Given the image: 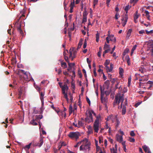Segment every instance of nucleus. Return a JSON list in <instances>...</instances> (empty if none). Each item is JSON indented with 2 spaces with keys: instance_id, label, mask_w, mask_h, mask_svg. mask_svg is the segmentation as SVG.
<instances>
[{
  "instance_id": "nucleus-56",
  "label": "nucleus",
  "mask_w": 153,
  "mask_h": 153,
  "mask_svg": "<svg viewBox=\"0 0 153 153\" xmlns=\"http://www.w3.org/2000/svg\"><path fill=\"white\" fill-rule=\"evenodd\" d=\"M109 80H106L105 82V85H106L108 86L109 85Z\"/></svg>"
},
{
  "instance_id": "nucleus-25",
  "label": "nucleus",
  "mask_w": 153,
  "mask_h": 153,
  "mask_svg": "<svg viewBox=\"0 0 153 153\" xmlns=\"http://www.w3.org/2000/svg\"><path fill=\"white\" fill-rule=\"evenodd\" d=\"M107 100V99L106 98L103 97L101 96V100L102 103H105L106 102Z\"/></svg>"
},
{
  "instance_id": "nucleus-43",
  "label": "nucleus",
  "mask_w": 153,
  "mask_h": 153,
  "mask_svg": "<svg viewBox=\"0 0 153 153\" xmlns=\"http://www.w3.org/2000/svg\"><path fill=\"white\" fill-rule=\"evenodd\" d=\"M110 51H111V49L105 50V51L103 53V56H104V55L105 54L108 52Z\"/></svg>"
},
{
  "instance_id": "nucleus-50",
  "label": "nucleus",
  "mask_w": 153,
  "mask_h": 153,
  "mask_svg": "<svg viewBox=\"0 0 153 153\" xmlns=\"http://www.w3.org/2000/svg\"><path fill=\"white\" fill-rule=\"evenodd\" d=\"M68 53V50H65L63 52V55L64 56H66V55H67Z\"/></svg>"
},
{
  "instance_id": "nucleus-60",
  "label": "nucleus",
  "mask_w": 153,
  "mask_h": 153,
  "mask_svg": "<svg viewBox=\"0 0 153 153\" xmlns=\"http://www.w3.org/2000/svg\"><path fill=\"white\" fill-rule=\"evenodd\" d=\"M64 58H65V60H66V61L68 63L69 62V60H68V57L67 56H64Z\"/></svg>"
},
{
  "instance_id": "nucleus-62",
  "label": "nucleus",
  "mask_w": 153,
  "mask_h": 153,
  "mask_svg": "<svg viewBox=\"0 0 153 153\" xmlns=\"http://www.w3.org/2000/svg\"><path fill=\"white\" fill-rule=\"evenodd\" d=\"M146 14V16H149V11L147 10H145V12H144Z\"/></svg>"
},
{
  "instance_id": "nucleus-47",
  "label": "nucleus",
  "mask_w": 153,
  "mask_h": 153,
  "mask_svg": "<svg viewBox=\"0 0 153 153\" xmlns=\"http://www.w3.org/2000/svg\"><path fill=\"white\" fill-rule=\"evenodd\" d=\"M69 95H70V100H71V102H73V97L72 96V95L70 93L69 94Z\"/></svg>"
},
{
  "instance_id": "nucleus-35",
  "label": "nucleus",
  "mask_w": 153,
  "mask_h": 153,
  "mask_svg": "<svg viewBox=\"0 0 153 153\" xmlns=\"http://www.w3.org/2000/svg\"><path fill=\"white\" fill-rule=\"evenodd\" d=\"M83 125V123L82 122V121H78L77 124L78 127H80L82 126Z\"/></svg>"
},
{
  "instance_id": "nucleus-48",
  "label": "nucleus",
  "mask_w": 153,
  "mask_h": 153,
  "mask_svg": "<svg viewBox=\"0 0 153 153\" xmlns=\"http://www.w3.org/2000/svg\"><path fill=\"white\" fill-rule=\"evenodd\" d=\"M87 21V18L85 16L83 15V17L82 19L83 22H85Z\"/></svg>"
},
{
  "instance_id": "nucleus-34",
  "label": "nucleus",
  "mask_w": 153,
  "mask_h": 153,
  "mask_svg": "<svg viewBox=\"0 0 153 153\" xmlns=\"http://www.w3.org/2000/svg\"><path fill=\"white\" fill-rule=\"evenodd\" d=\"M119 74L122 77L123 75V70L122 68H119Z\"/></svg>"
},
{
  "instance_id": "nucleus-23",
  "label": "nucleus",
  "mask_w": 153,
  "mask_h": 153,
  "mask_svg": "<svg viewBox=\"0 0 153 153\" xmlns=\"http://www.w3.org/2000/svg\"><path fill=\"white\" fill-rule=\"evenodd\" d=\"M131 7L129 5H127L126 6L125 9V10L126 13V14H127L128 10L130 9Z\"/></svg>"
},
{
  "instance_id": "nucleus-29",
  "label": "nucleus",
  "mask_w": 153,
  "mask_h": 153,
  "mask_svg": "<svg viewBox=\"0 0 153 153\" xmlns=\"http://www.w3.org/2000/svg\"><path fill=\"white\" fill-rule=\"evenodd\" d=\"M61 65L62 67H63L64 68H65L67 67L66 63L65 62H61Z\"/></svg>"
},
{
  "instance_id": "nucleus-17",
  "label": "nucleus",
  "mask_w": 153,
  "mask_h": 153,
  "mask_svg": "<svg viewBox=\"0 0 153 153\" xmlns=\"http://www.w3.org/2000/svg\"><path fill=\"white\" fill-rule=\"evenodd\" d=\"M115 118L116 122V126L118 127L120 123V122L119 121L118 118L117 116V115H115L114 118Z\"/></svg>"
},
{
  "instance_id": "nucleus-30",
  "label": "nucleus",
  "mask_w": 153,
  "mask_h": 153,
  "mask_svg": "<svg viewBox=\"0 0 153 153\" xmlns=\"http://www.w3.org/2000/svg\"><path fill=\"white\" fill-rule=\"evenodd\" d=\"M51 107L58 114L59 112V110L58 108L56 109V108L54 106V105L53 104L52 105Z\"/></svg>"
},
{
  "instance_id": "nucleus-21",
  "label": "nucleus",
  "mask_w": 153,
  "mask_h": 153,
  "mask_svg": "<svg viewBox=\"0 0 153 153\" xmlns=\"http://www.w3.org/2000/svg\"><path fill=\"white\" fill-rule=\"evenodd\" d=\"M149 50L151 52V54L153 56V44L150 45L149 47Z\"/></svg>"
},
{
  "instance_id": "nucleus-1",
  "label": "nucleus",
  "mask_w": 153,
  "mask_h": 153,
  "mask_svg": "<svg viewBox=\"0 0 153 153\" xmlns=\"http://www.w3.org/2000/svg\"><path fill=\"white\" fill-rule=\"evenodd\" d=\"M124 94H121L120 93L118 94L115 97V98L114 102V104L118 103L119 104L121 103L120 108L122 109V114H125L126 112V106L127 105V100H126L124 102Z\"/></svg>"
},
{
  "instance_id": "nucleus-54",
  "label": "nucleus",
  "mask_w": 153,
  "mask_h": 153,
  "mask_svg": "<svg viewBox=\"0 0 153 153\" xmlns=\"http://www.w3.org/2000/svg\"><path fill=\"white\" fill-rule=\"evenodd\" d=\"M35 88L37 90V91H39V92L40 91V89L41 88H40L39 87V86H37V85H36V86H35Z\"/></svg>"
},
{
  "instance_id": "nucleus-19",
  "label": "nucleus",
  "mask_w": 153,
  "mask_h": 153,
  "mask_svg": "<svg viewBox=\"0 0 153 153\" xmlns=\"http://www.w3.org/2000/svg\"><path fill=\"white\" fill-rule=\"evenodd\" d=\"M66 145V143L64 142H61L60 143H59V149L60 150V148H61L62 146H65Z\"/></svg>"
},
{
  "instance_id": "nucleus-24",
  "label": "nucleus",
  "mask_w": 153,
  "mask_h": 153,
  "mask_svg": "<svg viewBox=\"0 0 153 153\" xmlns=\"http://www.w3.org/2000/svg\"><path fill=\"white\" fill-rule=\"evenodd\" d=\"M143 148L144 149V150L146 152L148 151L149 150V149L146 145H144L143 146Z\"/></svg>"
},
{
  "instance_id": "nucleus-38",
  "label": "nucleus",
  "mask_w": 153,
  "mask_h": 153,
  "mask_svg": "<svg viewBox=\"0 0 153 153\" xmlns=\"http://www.w3.org/2000/svg\"><path fill=\"white\" fill-rule=\"evenodd\" d=\"M96 147L97 150V151H99L100 150V147L98 146V141H96Z\"/></svg>"
},
{
  "instance_id": "nucleus-20",
  "label": "nucleus",
  "mask_w": 153,
  "mask_h": 153,
  "mask_svg": "<svg viewBox=\"0 0 153 153\" xmlns=\"http://www.w3.org/2000/svg\"><path fill=\"white\" fill-rule=\"evenodd\" d=\"M125 59L128 65H130L131 64V62L129 56L128 55L126 56L125 57Z\"/></svg>"
},
{
  "instance_id": "nucleus-55",
  "label": "nucleus",
  "mask_w": 153,
  "mask_h": 153,
  "mask_svg": "<svg viewBox=\"0 0 153 153\" xmlns=\"http://www.w3.org/2000/svg\"><path fill=\"white\" fill-rule=\"evenodd\" d=\"M117 149H111V153H117Z\"/></svg>"
},
{
  "instance_id": "nucleus-37",
  "label": "nucleus",
  "mask_w": 153,
  "mask_h": 153,
  "mask_svg": "<svg viewBox=\"0 0 153 153\" xmlns=\"http://www.w3.org/2000/svg\"><path fill=\"white\" fill-rule=\"evenodd\" d=\"M37 121L36 120H35L34 119H33L32 120L31 122H30V123L31 124H32V125H37V123H36L35 121Z\"/></svg>"
},
{
  "instance_id": "nucleus-27",
  "label": "nucleus",
  "mask_w": 153,
  "mask_h": 153,
  "mask_svg": "<svg viewBox=\"0 0 153 153\" xmlns=\"http://www.w3.org/2000/svg\"><path fill=\"white\" fill-rule=\"evenodd\" d=\"M137 47V45H135L132 48V49H131V56L133 53H134V51L136 49V47Z\"/></svg>"
},
{
  "instance_id": "nucleus-63",
  "label": "nucleus",
  "mask_w": 153,
  "mask_h": 153,
  "mask_svg": "<svg viewBox=\"0 0 153 153\" xmlns=\"http://www.w3.org/2000/svg\"><path fill=\"white\" fill-rule=\"evenodd\" d=\"M117 79H115V78H113V79L112 80H111V83L113 84H114L115 83V81H116V80Z\"/></svg>"
},
{
  "instance_id": "nucleus-51",
  "label": "nucleus",
  "mask_w": 153,
  "mask_h": 153,
  "mask_svg": "<svg viewBox=\"0 0 153 153\" xmlns=\"http://www.w3.org/2000/svg\"><path fill=\"white\" fill-rule=\"evenodd\" d=\"M98 1V0H94L93 5L94 7L97 4Z\"/></svg>"
},
{
  "instance_id": "nucleus-11",
  "label": "nucleus",
  "mask_w": 153,
  "mask_h": 153,
  "mask_svg": "<svg viewBox=\"0 0 153 153\" xmlns=\"http://www.w3.org/2000/svg\"><path fill=\"white\" fill-rule=\"evenodd\" d=\"M71 50H70V52H69V54H70V56L69 57L71 58V60H73L74 59L75 57V55H76V52H73H73L72 51H70Z\"/></svg>"
},
{
  "instance_id": "nucleus-49",
  "label": "nucleus",
  "mask_w": 153,
  "mask_h": 153,
  "mask_svg": "<svg viewBox=\"0 0 153 153\" xmlns=\"http://www.w3.org/2000/svg\"><path fill=\"white\" fill-rule=\"evenodd\" d=\"M120 16L119 15V14L117 13H116L115 15V19H117Z\"/></svg>"
},
{
  "instance_id": "nucleus-52",
  "label": "nucleus",
  "mask_w": 153,
  "mask_h": 153,
  "mask_svg": "<svg viewBox=\"0 0 153 153\" xmlns=\"http://www.w3.org/2000/svg\"><path fill=\"white\" fill-rule=\"evenodd\" d=\"M102 137H99V142L100 143H101L103 142Z\"/></svg>"
},
{
  "instance_id": "nucleus-32",
  "label": "nucleus",
  "mask_w": 153,
  "mask_h": 153,
  "mask_svg": "<svg viewBox=\"0 0 153 153\" xmlns=\"http://www.w3.org/2000/svg\"><path fill=\"white\" fill-rule=\"evenodd\" d=\"M42 116L41 115H37L36 116V120L38 121L39 120L42 119Z\"/></svg>"
},
{
  "instance_id": "nucleus-13",
  "label": "nucleus",
  "mask_w": 153,
  "mask_h": 153,
  "mask_svg": "<svg viewBox=\"0 0 153 153\" xmlns=\"http://www.w3.org/2000/svg\"><path fill=\"white\" fill-rule=\"evenodd\" d=\"M43 143V138L40 137L39 139V142L37 143L36 146L40 147Z\"/></svg>"
},
{
  "instance_id": "nucleus-53",
  "label": "nucleus",
  "mask_w": 153,
  "mask_h": 153,
  "mask_svg": "<svg viewBox=\"0 0 153 153\" xmlns=\"http://www.w3.org/2000/svg\"><path fill=\"white\" fill-rule=\"evenodd\" d=\"M145 31L146 32L147 34H149L150 33H152L153 32V30H151L150 31H148L147 30H146Z\"/></svg>"
},
{
  "instance_id": "nucleus-64",
  "label": "nucleus",
  "mask_w": 153,
  "mask_h": 153,
  "mask_svg": "<svg viewBox=\"0 0 153 153\" xmlns=\"http://www.w3.org/2000/svg\"><path fill=\"white\" fill-rule=\"evenodd\" d=\"M87 45V43L86 41H85L84 42L83 45V48H85L86 47Z\"/></svg>"
},
{
  "instance_id": "nucleus-26",
  "label": "nucleus",
  "mask_w": 153,
  "mask_h": 153,
  "mask_svg": "<svg viewBox=\"0 0 153 153\" xmlns=\"http://www.w3.org/2000/svg\"><path fill=\"white\" fill-rule=\"evenodd\" d=\"M23 89L22 88H20L19 90V97L20 98L21 97V95H22V92H23Z\"/></svg>"
},
{
  "instance_id": "nucleus-28",
  "label": "nucleus",
  "mask_w": 153,
  "mask_h": 153,
  "mask_svg": "<svg viewBox=\"0 0 153 153\" xmlns=\"http://www.w3.org/2000/svg\"><path fill=\"white\" fill-rule=\"evenodd\" d=\"M104 50L110 49V45L105 43L103 48Z\"/></svg>"
},
{
  "instance_id": "nucleus-46",
  "label": "nucleus",
  "mask_w": 153,
  "mask_h": 153,
  "mask_svg": "<svg viewBox=\"0 0 153 153\" xmlns=\"http://www.w3.org/2000/svg\"><path fill=\"white\" fill-rule=\"evenodd\" d=\"M110 63V61L108 60H106L105 63V66H108Z\"/></svg>"
},
{
  "instance_id": "nucleus-3",
  "label": "nucleus",
  "mask_w": 153,
  "mask_h": 153,
  "mask_svg": "<svg viewBox=\"0 0 153 153\" xmlns=\"http://www.w3.org/2000/svg\"><path fill=\"white\" fill-rule=\"evenodd\" d=\"M96 119L94 123L93 128L95 132L97 133L98 132L99 128L100 126V123L102 120L100 114L98 115H96Z\"/></svg>"
},
{
  "instance_id": "nucleus-10",
  "label": "nucleus",
  "mask_w": 153,
  "mask_h": 153,
  "mask_svg": "<svg viewBox=\"0 0 153 153\" xmlns=\"http://www.w3.org/2000/svg\"><path fill=\"white\" fill-rule=\"evenodd\" d=\"M110 67L109 68L108 66H105L106 67V69L107 72H111L113 68V65L112 63L110 64Z\"/></svg>"
},
{
  "instance_id": "nucleus-39",
  "label": "nucleus",
  "mask_w": 153,
  "mask_h": 153,
  "mask_svg": "<svg viewBox=\"0 0 153 153\" xmlns=\"http://www.w3.org/2000/svg\"><path fill=\"white\" fill-rule=\"evenodd\" d=\"M68 63V66L69 67L71 68H72L75 65V64L74 63H69V62Z\"/></svg>"
},
{
  "instance_id": "nucleus-12",
  "label": "nucleus",
  "mask_w": 153,
  "mask_h": 153,
  "mask_svg": "<svg viewBox=\"0 0 153 153\" xmlns=\"http://www.w3.org/2000/svg\"><path fill=\"white\" fill-rule=\"evenodd\" d=\"M116 139L117 141H118L120 143L123 140L122 136L119 135H117Z\"/></svg>"
},
{
  "instance_id": "nucleus-36",
  "label": "nucleus",
  "mask_w": 153,
  "mask_h": 153,
  "mask_svg": "<svg viewBox=\"0 0 153 153\" xmlns=\"http://www.w3.org/2000/svg\"><path fill=\"white\" fill-rule=\"evenodd\" d=\"M139 14H138V11H136L135 13V14L134 16V19H137L139 16Z\"/></svg>"
},
{
  "instance_id": "nucleus-22",
  "label": "nucleus",
  "mask_w": 153,
  "mask_h": 153,
  "mask_svg": "<svg viewBox=\"0 0 153 153\" xmlns=\"http://www.w3.org/2000/svg\"><path fill=\"white\" fill-rule=\"evenodd\" d=\"M17 29L18 31L19 32V33L21 34H23V31L21 30V25H19V26L17 27Z\"/></svg>"
},
{
  "instance_id": "nucleus-58",
  "label": "nucleus",
  "mask_w": 153,
  "mask_h": 153,
  "mask_svg": "<svg viewBox=\"0 0 153 153\" xmlns=\"http://www.w3.org/2000/svg\"><path fill=\"white\" fill-rule=\"evenodd\" d=\"M131 78H128V86H130V83H131Z\"/></svg>"
},
{
  "instance_id": "nucleus-18",
  "label": "nucleus",
  "mask_w": 153,
  "mask_h": 153,
  "mask_svg": "<svg viewBox=\"0 0 153 153\" xmlns=\"http://www.w3.org/2000/svg\"><path fill=\"white\" fill-rule=\"evenodd\" d=\"M115 118L116 122V126L118 127L120 123V122L119 121L118 118L117 116V115H115L114 118Z\"/></svg>"
},
{
  "instance_id": "nucleus-9",
  "label": "nucleus",
  "mask_w": 153,
  "mask_h": 153,
  "mask_svg": "<svg viewBox=\"0 0 153 153\" xmlns=\"http://www.w3.org/2000/svg\"><path fill=\"white\" fill-rule=\"evenodd\" d=\"M40 94V99L42 102V105L43 106L44 104V96L45 95V93L44 92H39Z\"/></svg>"
},
{
  "instance_id": "nucleus-44",
  "label": "nucleus",
  "mask_w": 153,
  "mask_h": 153,
  "mask_svg": "<svg viewBox=\"0 0 153 153\" xmlns=\"http://www.w3.org/2000/svg\"><path fill=\"white\" fill-rule=\"evenodd\" d=\"M74 3L75 2H71V3L70 6V8H74Z\"/></svg>"
},
{
  "instance_id": "nucleus-4",
  "label": "nucleus",
  "mask_w": 153,
  "mask_h": 153,
  "mask_svg": "<svg viewBox=\"0 0 153 153\" xmlns=\"http://www.w3.org/2000/svg\"><path fill=\"white\" fill-rule=\"evenodd\" d=\"M92 114L96 116V114L93 110H91L87 111L86 113V117L85 118V121L86 123H89L93 121Z\"/></svg>"
},
{
  "instance_id": "nucleus-2",
  "label": "nucleus",
  "mask_w": 153,
  "mask_h": 153,
  "mask_svg": "<svg viewBox=\"0 0 153 153\" xmlns=\"http://www.w3.org/2000/svg\"><path fill=\"white\" fill-rule=\"evenodd\" d=\"M82 145L79 147L80 151L84 152L89 151L90 150V143L87 139L83 140L81 141Z\"/></svg>"
},
{
  "instance_id": "nucleus-40",
  "label": "nucleus",
  "mask_w": 153,
  "mask_h": 153,
  "mask_svg": "<svg viewBox=\"0 0 153 153\" xmlns=\"http://www.w3.org/2000/svg\"><path fill=\"white\" fill-rule=\"evenodd\" d=\"M128 140L131 142H135V139L133 138L129 137L128 139Z\"/></svg>"
},
{
  "instance_id": "nucleus-42",
  "label": "nucleus",
  "mask_w": 153,
  "mask_h": 153,
  "mask_svg": "<svg viewBox=\"0 0 153 153\" xmlns=\"http://www.w3.org/2000/svg\"><path fill=\"white\" fill-rule=\"evenodd\" d=\"M99 34L98 33H97L96 35V41L97 42H98L99 39Z\"/></svg>"
},
{
  "instance_id": "nucleus-14",
  "label": "nucleus",
  "mask_w": 153,
  "mask_h": 153,
  "mask_svg": "<svg viewBox=\"0 0 153 153\" xmlns=\"http://www.w3.org/2000/svg\"><path fill=\"white\" fill-rule=\"evenodd\" d=\"M132 31V30L131 29H130L128 30L127 32V34L126 37V39H129L130 36H131Z\"/></svg>"
},
{
  "instance_id": "nucleus-41",
  "label": "nucleus",
  "mask_w": 153,
  "mask_h": 153,
  "mask_svg": "<svg viewBox=\"0 0 153 153\" xmlns=\"http://www.w3.org/2000/svg\"><path fill=\"white\" fill-rule=\"evenodd\" d=\"M74 111V109H73L71 105L69 107V113L71 114Z\"/></svg>"
},
{
  "instance_id": "nucleus-33",
  "label": "nucleus",
  "mask_w": 153,
  "mask_h": 153,
  "mask_svg": "<svg viewBox=\"0 0 153 153\" xmlns=\"http://www.w3.org/2000/svg\"><path fill=\"white\" fill-rule=\"evenodd\" d=\"M32 144V143H30L28 145H26L24 148V149L26 150L27 149H28L30 148V146Z\"/></svg>"
},
{
  "instance_id": "nucleus-31",
  "label": "nucleus",
  "mask_w": 153,
  "mask_h": 153,
  "mask_svg": "<svg viewBox=\"0 0 153 153\" xmlns=\"http://www.w3.org/2000/svg\"><path fill=\"white\" fill-rule=\"evenodd\" d=\"M88 133L89 134H91L93 133V130L92 128L91 127V126H88Z\"/></svg>"
},
{
  "instance_id": "nucleus-45",
  "label": "nucleus",
  "mask_w": 153,
  "mask_h": 153,
  "mask_svg": "<svg viewBox=\"0 0 153 153\" xmlns=\"http://www.w3.org/2000/svg\"><path fill=\"white\" fill-rule=\"evenodd\" d=\"M144 25L146 27H150L151 26L150 23L149 22H148L147 23H144Z\"/></svg>"
},
{
  "instance_id": "nucleus-15",
  "label": "nucleus",
  "mask_w": 153,
  "mask_h": 153,
  "mask_svg": "<svg viewBox=\"0 0 153 153\" xmlns=\"http://www.w3.org/2000/svg\"><path fill=\"white\" fill-rule=\"evenodd\" d=\"M114 117L115 115L113 116L112 115H111L108 117V119L109 120H111L112 123H114L116 120L115 118H114Z\"/></svg>"
},
{
  "instance_id": "nucleus-61",
  "label": "nucleus",
  "mask_w": 153,
  "mask_h": 153,
  "mask_svg": "<svg viewBox=\"0 0 153 153\" xmlns=\"http://www.w3.org/2000/svg\"><path fill=\"white\" fill-rule=\"evenodd\" d=\"M139 71L141 72V73H143L144 72L143 68L141 67L139 69Z\"/></svg>"
},
{
  "instance_id": "nucleus-59",
  "label": "nucleus",
  "mask_w": 153,
  "mask_h": 153,
  "mask_svg": "<svg viewBox=\"0 0 153 153\" xmlns=\"http://www.w3.org/2000/svg\"><path fill=\"white\" fill-rule=\"evenodd\" d=\"M139 33L140 34H142L145 33V31L144 30H141L139 31Z\"/></svg>"
},
{
  "instance_id": "nucleus-5",
  "label": "nucleus",
  "mask_w": 153,
  "mask_h": 153,
  "mask_svg": "<svg viewBox=\"0 0 153 153\" xmlns=\"http://www.w3.org/2000/svg\"><path fill=\"white\" fill-rule=\"evenodd\" d=\"M62 93L64 95V97L65 98L68 103L69 102V99L68 97L67 93L68 89V86L66 85H64L62 87Z\"/></svg>"
},
{
  "instance_id": "nucleus-8",
  "label": "nucleus",
  "mask_w": 153,
  "mask_h": 153,
  "mask_svg": "<svg viewBox=\"0 0 153 153\" xmlns=\"http://www.w3.org/2000/svg\"><path fill=\"white\" fill-rule=\"evenodd\" d=\"M128 20V15L127 14H125V15L123 16V18L121 19L122 21V24L123 26L124 27L126 25Z\"/></svg>"
},
{
  "instance_id": "nucleus-7",
  "label": "nucleus",
  "mask_w": 153,
  "mask_h": 153,
  "mask_svg": "<svg viewBox=\"0 0 153 153\" xmlns=\"http://www.w3.org/2000/svg\"><path fill=\"white\" fill-rule=\"evenodd\" d=\"M24 77L25 80L26 81H29L32 80H33L30 73L28 72L25 73V75L24 76Z\"/></svg>"
},
{
  "instance_id": "nucleus-16",
  "label": "nucleus",
  "mask_w": 153,
  "mask_h": 153,
  "mask_svg": "<svg viewBox=\"0 0 153 153\" xmlns=\"http://www.w3.org/2000/svg\"><path fill=\"white\" fill-rule=\"evenodd\" d=\"M109 39L110 41H111L114 42H116V38L113 35H111V36H109Z\"/></svg>"
},
{
  "instance_id": "nucleus-6",
  "label": "nucleus",
  "mask_w": 153,
  "mask_h": 153,
  "mask_svg": "<svg viewBox=\"0 0 153 153\" xmlns=\"http://www.w3.org/2000/svg\"><path fill=\"white\" fill-rule=\"evenodd\" d=\"M68 136L72 139L76 140L80 136V134L78 132H70L68 134Z\"/></svg>"
},
{
  "instance_id": "nucleus-57",
  "label": "nucleus",
  "mask_w": 153,
  "mask_h": 153,
  "mask_svg": "<svg viewBox=\"0 0 153 153\" xmlns=\"http://www.w3.org/2000/svg\"><path fill=\"white\" fill-rule=\"evenodd\" d=\"M130 135L131 136L133 137L135 135V134L134 131H131L130 132Z\"/></svg>"
}]
</instances>
